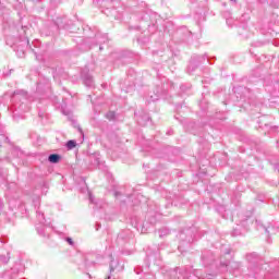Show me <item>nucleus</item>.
<instances>
[{"label": "nucleus", "instance_id": "3", "mask_svg": "<svg viewBox=\"0 0 279 279\" xmlns=\"http://www.w3.org/2000/svg\"><path fill=\"white\" fill-rule=\"evenodd\" d=\"M106 117H107V119H109V121H112V120H114L116 113H114V111H109L106 114Z\"/></svg>", "mask_w": 279, "mask_h": 279}, {"label": "nucleus", "instance_id": "2", "mask_svg": "<svg viewBox=\"0 0 279 279\" xmlns=\"http://www.w3.org/2000/svg\"><path fill=\"white\" fill-rule=\"evenodd\" d=\"M76 145H77V143L73 140L68 141V143H66L68 149H74V147H76Z\"/></svg>", "mask_w": 279, "mask_h": 279}, {"label": "nucleus", "instance_id": "1", "mask_svg": "<svg viewBox=\"0 0 279 279\" xmlns=\"http://www.w3.org/2000/svg\"><path fill=\"white\" fill-rule=\"evenodd\" d=\"M60 158H61L60 155L52 154L48 157V160H49V162H52L53 165H56V163L60 162Z\"/></svg>", "mask_w": 279, "mask_h": 279}, {"label": "nucleus", "instance_id": "4", "mask_svg": "<svg viewBox=\"0 0 279 279\" xmlns=\"http://www.w3.org/2000/svg\"><path fill=\"white\" fill-rule=\"evenodd\" d=\"M66 241H68V243H69L70 245H73V239L68 238Z\"/></svg>", "mask_w": 279, "mask_h": 279}]
</instances>
